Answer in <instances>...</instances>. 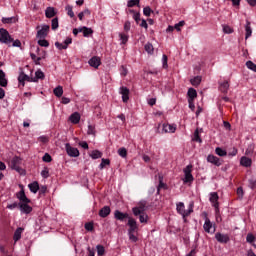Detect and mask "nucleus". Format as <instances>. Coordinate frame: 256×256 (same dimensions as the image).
Segmentation results:
<instances>
[{"mask_svg": "<svg viewBox=\"0 0 256 256\" xmlns=\"http://www.w3.org/2000/svg\"><path fill=\"white\" fill-rule=\"evenodd\" d=\"M193 207H195V204L191 202L189 204L188 210H185V203L179 202L176 205V211L179 213V215H182L183 219H185L186 217H189L191 213H193Z\"/></svg>", "mask_w": 256, "mask_h": 256, "instance_id": "f257e3e1", "label": "nucleus"}, {"mask_svg": "<svg viewBox=\"0 0 256 256\" xmlns=\"http://www.w3.org/2000/svg\"><path fill=\"white\" fill-rule=\"evenodd\" d=\"M0 43H4L5 45H9V43H13V38L9 31L5 28H0Z\"/></svg>", "mask_w": 256, "mask_h": 256, "instance_id": "f03ea898", "label": "nucleus"}, {"mask_svg": "<svg viewBox=\"0 0 256 256\" xmlns=\"http://www.w3.org/2000/svg\"><path fill=\"white\" fill-rule=\"evenodd\" d=\"M9 165L11 169L17 171V173H21V171H23V169L19 166L21 165V158H19L18 156L13 157Z\"/></svg>", "mask_w": 256, "mask_h": 256, "instance_id": "7ed1b4c3", "label": "nucleus"}, {"mask_svg": "<svg viewBox=\"0 0 256 256\" xmlns=\"http://www.w3.org/2000/svg\"><path fill=\"white\" fill-rule=\"evenodd\" d=\"M193 169V165H188L186 168H184V183H193L194 179L193 174H191Z\"/></svg>", "mask_w": 256, "mask_h": 256, "instance_id": "20e7f679", "label": "nucleus"}, {"mask_svg": "<svg viewBox=\"0 0 256 256\" xmlns=\"http://www.w3.org/2000/svg\"><path fill=\"white\" fill-rule=\"evenodd\" d=\"M65 149H66V153H67V155H69V157H79V155H80L79 149L72 147V145L69 143L65 144Z\"/></svg>", "mask_w": 256, "mask_h": 256, "instance_id": "39448f33", "label": "nucleus"}, {"mask_svg": "<svg viewBox=\"0 0 256 256\" xmlns=\"http://www.w3.org/2000/svg\"><path fill=\"white\" fill-rule=\"evenodd\" d=\"M127 225L129 227L128 233H137L139 231V225L134 218H129Z\"/></svg>", "mask_w": 256, "mask_h": 256, "instance_id": "423d86ee", "label": "nucleus"}, {"mask_svg": "<svg viewBox=\"0 0 256 256\" xmlns=\"http://www.w3.org/2000/svg\"><path fill=\"white\" fill-rule=\"evenodd\" d=\"M49 29H51L49 25H43L42 29L37 31V34H36L37 39H45V37L49 35Z\"/></svg>", "mask_w": 256, "mask_h": 256, "instance_id": "0eeeda50", "label": "nucleus"}, {"mask_svg": "<svg viewBox=\"0 0 256 256\" xmlns=\"http://www.w3.org/2000/svg\"><path fill=\"white\" fill-rule=\"evenodd\" d=\"M207 162L215 165L216 167H221V165H223V160H220L219 157L213 154H209L207 156Z\"/></svg>", "mask_w": 256, "mask_h": 256, "instance_id": "6e6552de", "label": "nucleus"}, {"mask_svg": "<svg viewBox=\"0 0 256 256\" xmlns=\"http://www.w3.org/2000/svg\"><path fill=\"white\" fill-rule=\"evenodd\" d=\"M18 81L22 87H25V81L31 82H37V80H33V78L29 77V75L25 74L24 72H21L18 76Z\"/></svg>", "mask_w": 256, "mask_h": 256, "instance_id": "1a4fd4ad", "label": "nucleus"}, {"mask_svg": "<svg viewBox=\"0 0 256 256\" xmlns=\"http://www.w3.org/2000/svg\"><path fill=\"white\" fill-rule=\"evenodd\" d=\"M209 201L212 203L216 211H219V194H217V192L210 193Z\"/></svg>", "mask_w": 256, "mask_h": 256, "instance_id": "9d476101", "label": "nucleus"}, {"mask_svg": "<svg viewBox=\"0 0 256 256\" xmlns=\"http://www.w3.org/2000/svg\"><path fill=\"white\" fill-rule=\"evenodd\" d=\"M31 202H20L19 203V209L22 213H25V215H29L33 211V207L29 205Z\"/></svg>", "mask_w": 256, "mask_h": 256, "instance_id": "9b49d317", "label": "nucleus"}, {"mask_svg": "<svg viewBox=\"0 0 256 256\" xmlns=\"http://www.w3.org/2000/svg\"><path fill=\"white\" fill-rule=\"evenodd\" d=\"M73 43V39L71 37H68L63 43L55 42V47L59 49V51H62V49H67L69 45Z\"/></svg>", "mask_w": 256, "mask_h": 256, "instance_id": "f8f14e48", "label": "nucleus"}, {"mask_svg": "<svg viewBox=\"0 0 256 256\" xmlns=\"http://www.w3.org/2000/svg\"><path fill=\"white\" fill-rule=\"evenodd\" d=\"M215 239L218 241V243L223 244H227L230 241L229 234H222L221 232L215 234Z\"/></svg>", "mask_w": 256, "mask_h": 256, "instance_id": "ddd939ff", "label": "nucleus"}, {"mask_svg": "<svg viewBox=\"0 0 256 256\" xmlns=\"http://www.w3.org/2000/svg\"><path fill=\"white\" fill-rule=\"evenodd\" d=\"M132 217L129 216L128 213H123L119 210H115L114 212V219H116V221H125V219H131Z\"/></svg>", "mask_w": 256, "mask_h": 256, "instance_id": "4468645a", "label": "nucleus"}, {"mask_svg": "<svg viewBox=\"0 0 256 256\" xmlns=\"http://www.w3.org/2000/svg\"><path fill=\"white\" fill-rule=\"evenodd\" d=\"M162 127V131L161 133H175V131L177 130V128L171 124H167V123H164V124H159V129H161Z\"/></svg>", "mask_w": 256, "mask_h": 256, "instance_id": "2eb2a0df", "label": "nucleus"}, {"mask_svg": "<svg viewBox=\"0 0 256 256\" xmlns=\"http://www.w3.org/2000/svg\"><path fill=\"white\" fill-rule=\"evenodd\" d=\"M120 93L122 95L123 103H127V101H129V93H130L129 88L122 86L120 88Z\"/></svg>", "mask_w": 256, "mask_h": 256, "instance_id": "dca6fc26", "label": "nucleus"}, {"mask_svg": "<svg viewBox=\"0 0 256 256\" xmlns=\"http://www.w3.org/2000/svg\"><path fill=\"white\" fill-rule=\"evenodd\" d=\"M88 63L90 67H94V69H99V65H101V58L93 56Z\"/></svg>", "mask_w": 256, "mask_h": 256, "instance_id": "f3484780", "label": "nucleus"}, {"mask_svg": "<svg viewBox=\"0 0 256 256\" xmlns=\"http://www.w3.org/2000/svg\"><path fill=\"white\" fill-rule=\"evenodd\" d=\"M111 215V207L104 206L102 209L99 210V217L105 219V217H109Z\"/></svg>", "mask_w": 256, "mask_h": 256, "instance_id": "a211bd4d", "label": "nucleus"}, {"mask_svg": "<svg viewBox=\"0 0 256 256\" xmlns=\"http://www.w3.org/2000/svg\"><path fill=\"white\" fill-rule=\"evenodd\" d=\"M17 198L19 199L20 203H31V200L27 198V195H25V190H21L19 193H17Z\"/></svg>", "mask_w": 256, "mask_h": 256, "instance_id": "6ab92c4d", "label": "nucleus"}, {"mask_svg": "<svg viewBox=\"0 0 256 256\" xmlns=\"http://www.w3.org/2000/svg\"><path fill=\"white\" fill-rule=\"evenodd\" d=\"M69 119L71 123H73L74 125H77L79 121H81V114H79V112H74L70 115Z\"/></svg>", "mask_w": 256, "mask_h": 256, "instance_id": "aec40b11", "label": "nucleus"}, {"mask_svg": "<svg viewBox=\"0 0 256 256\" xmlns=\"http://www.w3.org/2000/svg\"><path fill=\"white\" fill-rule=\"evenodd\" d=\"M23 231H25L24 228H17L14 232V235H13V240L15 243H17V241H19L21 239V235L23 234Z\"/></svg>", "mask_w": 256, "mask_h": 256, "instance_id": "412c9836", "label": "nucleus"}, {"mask_svg": "<svg viewBox=\"0 0 256 256\" xmlns=\"http://www.w3.org/2000/svg\"><path fill=\"white\" fill-rule=\"evenodd\" d=\"M253 161L251 160V158L244 156L240 159V164L242 165V167H251Z\"/></svg>", "mask_w": 256, "mask_h": 256, "instance_id": "4be33fe9", "label": "nucleus"}, {"mask_svg": "<svg viewBox=\"0 0 256 256\" xmlns=\"http://www.w3.org/2000/svg\"><path fill=\"white\" fill-rule=\"evenodd\" d=\"M45 15L47 19H52V17H55L57 15V12H55L54 7H47L45 10Z\"/></svg>", "mask_w": 256, "mask_h": 256, "instance_id": "5701e85b", "label": "nucleus"}, {"mask_svg": "<svg viewBox=\"0 0 256 256\" xmlns=\"http://www.w3.org/2000/svg\"><path fill=\"white\" fill-rule=\"evenodd\" d=\"M79 32L83 33L84 37H89L90 35H93V29L87 28L86 26L80 27Z\"/></svg>", "mask_w": 256, "mask_h": 256, "instance_id": "b1692460", "label": "nucleus"}, {"mask_svg": "<svg viewBox=\"0 0 256 256\" xmlns=\"http://www.w3.org/2000/svg\"><path fill=\"white\" fill-rule=\"evenodd\" d=\"M203 229L206 233H211V229H213V223H211V220L209 218L205 219Z\"/></svg>", "mask_w": 256, "mask_h": 256, "instance_id": "393cba45", "label": "nucleus"}, {"mask_svg": "<svg viewBox=\"0 0 256 256\" xmlns=\"http://www.w3.org/2000/svg\"><path fill=\"white\" fill-rule=\"evenodd\" d=\"M219 90L221 93H227L229 91V81L225 80L220 83Z\"/></svg>", "mask_w": 256, "mask_h": 256, "instance_id": "a878e982", "label": "nucleus"}, {"mask_svg": "<svg viewBox=\"0 0 256 256\" xmlns=\"http://www.w3.org/2000/svg\"><path fill=\"white\" fill-rule=\"evenodd\" d=\"M203 131V129H200L197 128L195 131H194V137H193V141H195L196 143H203V139H201V136L199 135V133Z\"/></svg>", "mask_w": 256, "mask_h": 256, "instance_id": "bb28decb", "label": "nucleus"}, {"mask_svg": "<svg viewBox=\"0 0 256 256\" xmlns=\"http://www.w3.org/2000/svg\"><path fill=\"white\" fill-rule=\"evenodd\" d=\"M188 97V101H195V98H197V90H195L194 88H189Z\"/></svg>", "mask_w": 256, "mask_h": 256, "instance_id": "cd10ccee", "label": "nucleus"}, {"mask_svg": "<svg viewBox=\"0 0 256 256\" xmlns=\"http://www.w3.org/2000/svg\"><path fill=\"white\" fill-rule=\"evenodd\" d=\"M245 31H246L245 39H248L253 34V30L251 29V22L249 21L246 22Z\"/></svg>", "mask_w": 256, "mask_h": 256, "instance_id": "c85d7f7f", "label": "nucleus"}, {"mask_svg": "<svg viewBox=\"0 0 256 256\" xmlns=\"http://www.w3.org/2000/svg\"><path fill=\"white\" fill-rule=\"evenodd\" d=\"M28 187L31 193H37V191H39V182L35 181L33 183H30Z\"/></svg>", "mask_w": 256, "mask_h": 256, "instance_id": "c756f323", "label": "nucleus"}, {"mask_svg": "<svg viewBox=\"0 0 256 256\" xmlns=\"http://www.w3.org/2000/svg\"><path fill=\"white\" fill-rule=\"evenodd\" d=\"M129 13H132L134 21L139 25V22L141 21V14L132 9L129 10Z\"/></svg>", "mask_w": 256, "mask_h": 256, "instance_id": "7c9ffc66", "label": "nucleus"}, {"mask_svg": "<svg viewBox=\"0 0 256 256\" xmlns=\"http://www.w3.org/2000/svg\"><path fill=\"white\" fill-rule=\"evenodd\" d=\"M0 87H7V80L5 79V72L0 70Z\"/></svg>", "mask_w": 256, "mask_h": 256, "instance_id": "2f4dec72", "label": "nucleus"}, {"mask_svg": "<svg viewBox=\"0 0 256 256\" xmlns=\"http://www.w3.org/2000/svg\"><path fill=\"white\" fill-rule=\"evenodd\" d=\"M246 241L247 243H250L251 245H253V247H255L256 249L255 236L253 234L251 233L247 234Z\"/></svg>", "mask_w": 256, "mask_h": 256, "instance_id": "473e14b6", "label": "nucleus"}, {"mask_svg": "<svg viewBox=\"0 0 256 256\" xmlns=\"http://www.w3.org/2000/svg\"><path fill=\"white\" fill-rule=\"evenodd\" d=\"M90 157L92 159H101V157H103V153H101L99 150H93L90 154Z\"/></svg>", "mask_w": 256, "mask_h": 256, "instance_id": "72a5a7b5", "label": "nucleus"}, {"mask_svg": "<svg viewBox=\"0 0 256 256\" xmlns=\"http://www.w3.org/2000/svg\"><path fill=\"white\" fill-rule=\"evenodd\" d=\"M215 153H216V155H218L219 157H226V155H227V151L224 150V149L221 148V147H217V148L215 149Z\"/></svg>", "mask_w": 256, "mask_h": 256, "instance_id": "f704fd0d", "label": "nucleus"}, {"mask_svg": "<svg viewBox=\"0 0 256 256\" xmlns=\"http://www.w3.org/2000/svg\"><path fill=\"white\" fill-rule=\"evenodd\" d=\"M191 85H193V87H198V85L201 84V76H196L193 79L190 80Z\"/></svg>", "mask_w": 256, "mask_h": 256, "instance_id": "c9c22d12", "label": "nucleus"}, {"mask_svg": "<svg viewBox=\"0 0 256 256\" xmlns=\"http://www.w3.org/2000/svg\"><path fill=\"white\" fill-rule=\"evenodd\" d=\"M51 28L53 31H57L59 29V18H53L51 21Z\"/></svg>", "mask_w": 256, "mask_h": 256, "instance_id": "e433bc0d", "label": "nucleus"}, {"mask_svg": "<svg viewBox=\"0 0 256 256\" xmlns=\"http://www.w3.org/2000/svg\"><path fill=\"white\" fill-rule=\"evenodd\" d=\"M120 40L122 42V45H125L127 41H129V34L126 33H120L119 34Z\"/></svg>", "mask_w": 256, "mask_h": 256, "instance_id": "4c0bfd02", "label": "nucleus"}, {"mask_svg": "<svg viewBox=\"0 0 256 256\" xmlns=\"http://www.w3.org/2000/svg\"><path fill=\"white\" fill-rule=\"evenodd\" d=\"M54 95L56 97H63V87L62 86H57L55 89H54Z\"/></svg>", "mask_w": 256, "mask_h": 256, "instance_id": "58836bf2", "label": "nucleus"}, {"mask_svg": "<svg viewBox=\"0 0 256 256\" xmlns=\"http://www.w3.org/2000/svg\"><path fill=\"white\" fill-rule=\"evenodd\" d=\"M246 67H247V69H250V71H254V73H256V64L253 63V61L248 60L246 62Z\"/></svg>", "mask_w": 256, "mask_h": 256, "instance_id": "ea45409f", "label": "nucleus"}, {"mask_svg": "<svg viewBox=\"0 0 256 256\" xmlns=\"http://www.w3.org/2000/svg\"><path fill=\"white\" fill-rule=\"evenodd\" d=\"M35 77L36 78H33V81H37L39 79H45V73H43V71L41 70H38L35 72Z\"/></svg>", "mask_w": 256, "mask_h": 256, "instance_id": "a19ab883", "label": "nucleus"}, {"mask_svg": "<svg viewBox=\"0 0 256 256\" xmlns=\"http://www.w3.org/2000/svg\"><path fill=\"white\" fill-rule=\"evenodd\" d=\"M144 49L147 53H149V55H153V51H154V48H153V44L151 43H147L145 46H144Z\"/></svg>", "mask_w": 256, "mask_h": 256, "instance_id": "79ce46f5", "label": "nucleus"}, {"mask_svg": "<svg viewBox=\"0 0 256 256\" xmlns=\"http://www.w3.org/2000/svg\"><path fill=\"white\" fill-rule=\"evenodd\" d=\"M96 249H97L98 256L105 255V247L103 245H97Z\"/></svg>", "mask_w": 256, "mask_h": 256, "instance_id": "37998d69", "label": "nucleus"}, {"mask_svg": "<svg viewBox=\"0 0 256 256\" xmlns=\"http://www.w3.org/2000/svg\"><path fill=\"white\" fill-rule=\"evenodd\" d=\"M128 236L132 243H137L139 241V238L135 236V232H128Z\"/></svg>", "mask_w": 256, "mask_h": 256, "instance_id": "c03bdc74", "label": "nucleus"}, {"mask_svg": "<svg viewBox=\"0 0 256 256\" xmlns=\"http://www.w3.org/2000/svg\"><path fill=\"white\" fill-rule=\"evenodd\" d=\"M38 45H40V47H49V41L45 38H40V40H38Z\"/></svg>", "mask_w": 256, "mask_h": 256, "instance_id": "a18cd8bd", "label": "nucleus"}, {"mask_svg": "<svg viewBox=\"0 0 256 256\" xmlns=\"http://www.w3.org/2000/svg\"><path fill=\"white\" fill-rule=\"evenodd\" d=\"M42 161H44V163H51V161H53V158H51V155L49 153H45L42 157Z\"/></svg>", "mask_w": 256, "mask_h": 256, "instance_id": "49530a36", "label": "nucleus"}, {"mask_svg": "<svg viewBox=\"0 0 256 256\" xmlns=\"http://www.w3.org/2000/svg\"><path fill=\"white\" fill-rule=\"evenodd\" d=\"M2 23L8 24V25L11 23H15V17L2 18Z\"/></svg>", "mask_w": 256, "mask_h": 256, "instance_id": "de8ad7c7", "label": "nucleus"}, {"mask_svg": "<svg viewBox=\"0 0 256 256\" xmlns=\"http://www.w3.org/2000/svg\"><path fill=\"white\" fill-rule=\"evenodd\" d=\"M148 219H149V216H147V214H145V213H142L139 215L140 223H147Z\"/></svg>", "mask_w": 256, "mask_h": 256, "instance_id": "09e8293b", "label": "nucleus"}, {"mask_svg": "<svg viewBox=\"0 0 256 256\" xmlns=\"http://www.w3.org/2000/svg\"><path fill=\"white\" fill-rule=\"evenodd\" d=\"M105 165H111V161L109 159L102 158L100 169H105Z\"/></svg>", "mask_w": 256, "mask_h": 256, "instance_id": "8fccbe9b", "label": "nucleus"}, {"mask_svg": "<svg viewBox=\"0 0 256 256\" xmlns=\"http://www.w3.org/2000/svg\"><path fill=\"white\" fill-rule=\"evenodd\" d=\"M118 155L120 157H123V159H125V157H127V149L126 148H120L118 150Z\"/></svg>", "mask_w": 256, "mask_h": 256, "instance_id": "3c124183", "label": "nucleus"}, {"mask_svg": "<svg viewBox=\"0 0 256 256\" xmlns=\"http://www.w3.org/2000/svg\"><path fill=\"white\" fill-rule=\"evenodd\" d=\"M143 13L146 17H151V13H153V10H151V7L147 6L143 9Z\"/></svg>", "mask_w": 256, "mask_h": 256, "instance_id": "603ef678", "label": "nucleus"}, {"mask_svg": "<svg viewBox=\"0 0 256 256\" xmlns=\"http://www.w3.org/2000/svg\"><path fill=\"white\" fill-rule=\"evenodd\" d=\"M66 11L68 12L69 17L73 18L75 17V13L73 12V7L72 6H66Z\"/></svg>", "mask_w": 256, "mask_h": 256, "instance_id": "864d4df0", "label": "nucleus"}, {"mask_svg": "<svg viewBox=\"0 0 256 256\" xmlns=\"http://www.w3.org/2000/svg\"><path fill=\"white\" fill-rule=\"evenodd\" d=\"M96 131H95V126L94 125H88V131L87 134L88 135H95Z\"/></svg>", "mask_w": 256, "mask_h": 256, "instance_id": "5fc2aeb1", "label": "nucleus"}, {"mask_svg": "<svg viewBox=\"0 0 256 256\" xmlns=\"http://www.w3.org/2000/svg\"><path fill=\"white\" fill-rule=\"evenodd\" d=\"M45 193H47V186L39 187V195H40V197L45 196Z\"/></svg>", "mask_w": 256, "mask_h": 256, "instance_id": "6e6d98bb", "label": "nucleus"}, {"mask_svg": "<svg viewBox=\"0 0 256 256\" xmlns=\"http://www.w3.org/2000/svg\"><path fill=\"white\" fill-rule=\"evenodd\" d=\"M124 31H125V33H129V31H131V22L130 21H126L124 23Z\"/></svg>", "mask_w": 256, "mask_h": 256, "instance_id": "4d7b16f0", "label": "nucleus"}, {"mask_svg": "<svg viewBox=\"0 0 256 256\" xmlns=\"http://www.w3.org/2000/svg\"><path fill=\"white\" fill-rule=\"evenodd\" d=\"M185 25V21H180L179 23L174 25V28L176 29V31H181V27H183Z\"/></svg>", "mask_w": 256, "mask_h": 256, "instance_id": "13d9d810", "label": "nucleus"}, {"mask_svg": "<svg viewBox=\"0 0 256 256\" xmlns=\"http://www.w3.org/2000/svg\"><path fill=\"white\" fill-rule=\"evenodd\" d=\"M132 213H133V215H135V217H138V215H139V217H140V215H142V211H140L137 207H134L133 209H132Z\"/></svg>", "mask_w": 256, "mask_h": 256, "instance_id": "bf43d9fd", "label": "nucleus"}, {"mask_svg": "<svg viewBox=\"0 0 256 256\" xmlns=\"http://www.w3.org/2000/svg\"><path fill=\"white\" fill-rule=\"evenodd\" d=\"M41 176L44 179H47L49 177V169L48 168H44V170H42V172H41Z\"/></svg>", "mask_w": 256, "mask_h": 256, "instance_id": "052dcab7", "label": "nucleus"}, {"mask_svg": "<svg viewBox=\"0 0 256 256\" xmlns=\"http://www.w3.org/2000/svg\"><path fill=\"white\" fill-rule=\"evenodd\" d=\"M167 61H168L167 55L164 54L162 56V64H163L164 69H167V67H168Z\"/></svg>", "mask_w": 256, "mask_h": 256, "instance_id": "680f3d73", "label": "nucleus"}, {"mask_svg": "<svg viewBox=\"0 0 256 256\" xmlns=\"http://www.w3.org/2000/svg\"><path fill=\"white\" fill-rule=\"evenodd\" d=\"M140 0H129L128 7H135V5H139Z\"/></svg>", "mask_w": 256, "mask_h": 256, "instance_id": "e2e57ef3", "label": "nucleus"}, {"mask_svg": "<svg viewBox=\"0 0 256 256\" xmlns=\"http://www.w3.org/2000/svg\"><path fill=\"white\" fill-rule=\"evenodd\" d=\"M84 227H85L86 231H93V229H94L93 223H91V222L86 223L84 225Z\"/></svg>", "mask_w": 256, "mask_h": 256, "instance_id": "0e129e2a", "label": "nucleus"}, {"mask_svg": "<svg viewBox=\"0 0 256 256\" xmlns=\"http://www.w3.org/2000/svg\"><path fill=\"white\" fill-rule=\"evenodd\" d=\"M120 75H122V77H126V75H127V68H125V66H121V68H120Z\"/></svg>", "mask_w": 256, "mask_h": 256, "instance_id": "69168bd1", "label": "nucleus"}, {"mask_svg": "<svg viewBox=\"0 0 256 256\" xmlns=\"http://www.w3.org/2000/svg\"><path fill=\"white\" fill-rule=\"evenodd\" d=\"M17 207H19V203H17V202H14V203L9 204V205L7 206V208H8V209H11V210L17 209Z\"/></svg>", "mask_w": 256, "mask_h": 256, "instance_id": "338daca9", "label": "nucleus"}, {"mask_svg": "<svg viewBox=\"0 0 256 256\" xmlns=\"http://www.w3.org/2000/svg\"><path fill=\"white\" fill-rule=\"evenodd\" d=\"M249 185H250L251 189H255L256 188V180L255 179H250L249 180Z\"/></svg>", "mask_w": 256, "mask_h": 256, "instance_id": "774afa93", "label": "nucleus"}]
</instances>
